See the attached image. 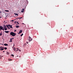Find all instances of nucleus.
<instances>
[{
	"instance_id": "a878e982",
	"label": "nucleus",
	"mask_w": 73,
	"mask_h": 73,
	"mask_svg": "<svg viewBox=\"0 0 73 73\" xmlns=\"http://www.w3.org/2000/svg\"><path fill=\"white\" fill-rule=\"evenodd\" d=\"M26 43H27V44H28V42H26Z\"/></svg>"
},
{
	"instance_id": "393cba45",
	"label": "nucleus",
	"mask_w": 73,
	"mask_h": 73,
	"mask_svg": "<svg viewBox=\"0 0 73 73\" xmlns=\"http://www.w3.org/2000/svg\"><path fill=\"white\" fill-rule=\"evenodd\" d=\"M2 35V34H1V33L0 34V36H1Z\"/></svg>"
},
{
	"instance_id": "ea45409f",
	"label": "nucleus",
	"mask_w": 73,
	"mask_h": 73,
	"mask_svg": "<svg viewBox=\"0 0 73 73\" xmlns=\"http://www.w3.org/2000/svg\"><path fill=\"white\" fill-rule=\"evenodd\" d=\"M8 28H10V27H9L8 26Z\"/></svg>"
},
{
	"instance_id": "2f4dec72",
	"label": "nucleus",
	"mask_w": 73,
	"mask_h": 73,
	"mask_svg": "<svg viewBox=\"0 0 73 73\" xmlns=\"http://www.w3.org/2000/svg\"><path fill=\"white\" fill-rule=\"evenodd\" d=\"M17 23H19V22H17Z\"/></svg>"
},
{
	"instance_id": "c9c22d12",
	"label": "nucleus",
	"mask_w": 73,
	"mask_h": 73,
	"mask_svg": "<svg viewBox=\"0 0 73 73\" xmlns=\"http://www.w3.org/2000/svg\"><path fill=\"white\" fill-rule=\"evenodd\" d=\"M18 19H20V18L19 17V18H18Z\"/></svg>"
},
{
	"instance_id": "2eb2a0df",
	"label": "nucleus",
	"mask_w": 73,
	"mask_h": 73,
	"mask_svg": "<svg viewBox=\"0 0 73 73\" xmlns=\"http://www.w3.org/2000/svg\"><path fill=\"white\" fill-rule=\"evenodd\" d=\"M2 30H3V31H4V28H3V27H2Z\"/></svg>"
},
{
	"instance_id": "1a4fd4ad",
	"label": "nucleus",
	"mask_w": 73,
	"mask_h": 73,
	"mask_svg": "<svg viewBox=\"0 0 73 73\" xmlns=\"http://www.w3.org/2000/svg\"><path fill=\"white\" fill-rule=\"evenodd\" d=\"M5 46H8V44H7L5 43L4 44Z\"/></svg>"
},
{
	"instance_id": "f257e3e1",
	"label": "nucleus",
	"mask_w": 73,
	"mask_h": 73,
	"mask_svg": "<svg viewBox=\"0 0 73 73\" xmlns=\"http://www.w3.org/2000/svg\"><path fill=\"white\" fill-rule=\"evenodd\" d=\"M10 35L11 36H15L16 35V34L13 32H11L10 33Z\"/></svg>"
},
{
	"instance_id": "e433bc0d",
	"label": "nucleus",
	"mask_w": 73,
	"mask_h": 73,
	"mask_svg": "<svg viewBox=\"0 0 73 73\" xmlns=\"http://www.w3.org/2000/svg\"><path fill=\"white\" fill-rule=\"evenodd\" d=\"M7 53H8V52H7Z\"/></svg>"
},
{
	"instance_id": "4468645a",
	"label": "nucleus",
	"mask_w": 73,
	"mask_h": 73,
	"mask_svg": "<svg viewBox=\"0 0 73 73\" xmlns=\"http://www.w3.org/2000/svg\"><path fill=\"white\" fill-rule=\"evenodd\" d=\"M6 27H7L8 28V29H10V28H8V26L7 25H6Z\"/></svg>"
},
{
	"instance_id": "5701e85b",
	"label": "nucleus",
	"mask_w": 73,
	"mask_h": 73,
	"mask_svg": "<svg viewBox=\"0 0 73 73\" xmlns=\"http://www.w3.org/2000/svg\"><path fill=\"white\" fill-rule=\"evenodd\" d=\"M9 61H12V59H9Z\"/></svg>"
},
{
	"instance_id": "4c0bfd02",
	"label": "nucleus",
	"mask_w": 73,
	"mask_h": 73,
	"mask_svg": "<svg viewBox=\"0 0 73 73\" xmlns=\"http://www.w3.org/2000/svg\"><path fill=\"white\" fill-rule=\"evenodd\" d=\"M5 22V21H4V23Z\"/></svg>"
},
{
	"instance_id": "473e14b6",
	"label": "nucleus",
	"mask_w": 73,
	"mask_h": 73,
	"mask_svg": "<svg viewBox=\"0 0 73 73\" xmlns=\"http://www.w3.org/2000/svg\"><path fill=\"white\" fill-rule=\"evenodd\" d=\"M3 52H5V51H3Z\"/></svg>"
},
{
	"instance_id": "20e7f679",
	"label": "nucleus",
	"mask_w": 73,
	"mask_h": 73,
	"mask_svg": "<svg viewBox=\"0 0 73 73\" xmlns=\"http://www.w3.org/2000/svg\"><path fill=\"white\" fill-rule=\"evenodd\" d=\"M23 32V31L22 30H21L18 33V34H20V33H22Z\"/></svg>"
},
{
	"instance_id": "c85d7f7f",
	"label": "nucleus",
	"mask_w": 73,
	"mask_h": 73,
	"mask_svg": "<svg viewBox=\"0 0 73 73\" xmlns=\"http://www.w3.org/2000/svg\"><path fill=\"white\" fill-rule=\"evenodd\" d=\"M11 21H13V20H12Z\"/></svg>"
},
{
	"instance_id": "ddd939ff",
	"label": "nucleus",
	"mask_w": 73,
	"mask_h": 73,
	"mask_svg": "<svg viewBox=\"0 0 73 73\" xmlns=\"http://www.w3.org/2000/svg\"><path fill=\"white\" fill-rule=\"evenodd\" d=\"M16 27L17 28H19V26L17 25L16 26Z\"/></svg>"
},
{
	"instance_id": "b1692460",
	"label": "nucleus",
	"mask_w": 73,
	"mask_h": 73,
	"mask_svg": "<svg viewBox=\"0 0 73 73\" xmlns=\"http://www.w3.org/2000/svg\"><path fill=\"white\" fill-rule=\"evenodd\" d=\"M16 22H17V21H15L14 23L16 24Z\"/></svg>"
},
{
	"instance_id": "bb28decb",
	"label": "nucleus",
	"mask_w": 73,
	"mask_h": 73,
	"mask_svg": "<svg viewBox=\"0 0 73 73\" xmlns=\"http://www.w3.org/2000/svg\"><path fill=\"white\" fill-rule=\"evenodd\" d=\"M14 46H15V43H14V45H13V47Z\"/></svg>"
},
{
	"instance_id": "9d476101",
	"label": "nucleus",
	"mask_w": 73,
	"mask_h": 73,
	"mask_svg": "<svg viewBox=\"0 0 73 73\" xmlns=\"http://www.w3.org/2000/svg\"><path fill=\"white\" fill-rule=\"evenodd\" d=\"M24 9H23L21 11V12H22V13H23L24 12Z\"/></svg>"
},
{
	"instance_id": "6e6552de",
	"label": "nucleus",
	"mask_w": 73,
	"mask_h": 73,
	"mask_svg": "<svg viewBox=\"0 0 73 73\" xmlns=\"http://www.w3.org/2000/svg\"><path fill=\"white\" fill-rule=\"evenodd\" d=\"M5 32L6 33H8L9 32V31H5Z\"/></svg>"
},
{
	"instance_id": "9b49d317",
	"label": "nucleus",
	"mask_w": 73,
	"mask_h": 73,
	"mask_svg": "<svg viewBox=\"0 0 73 73\" xmlns=\"http://www.w3.org/2000/svg\"><path fill=\"white\" fill-rule=\"evenodd\" d=\"M13 38H11L10 39V42H12V40H13Z\"/></svg>"
},
{
	"instance_id": "6ab92c4d",
	"label": "nucleus",
	"mask_w": 73,
	"mask_h": 73,
	"mask_svg": "<svg viewBox=\"0 0 73 73\" xmlns=\"http://www.w3.org/2000/svg\"><path fill=\"white\" fill-rule=\"evenodd\" d=\"M14 50H15V47H14L13 48Z\"/></svg>"
},
{
	"instance_id": "72a5a7b5",
	"label": "nucleus",
	"mask_w": 73,
	"mask_h": 73,
	"mask_svg": "<svg viewBox=\"0 0 73 73\" xmlns=\"http://www.w3.org/2000/svg\"><path fill=\"white\" fill-rule=\"evenodd\" d=\"M0 12L1 13V12L0 11Z\"/></svg>"
},
{
	"instance_id": "0eeeda50",
	"label": "nucleus",
	"mask_w": 73,
	"mask_h": 73,
	"mask_svg": "<svg viewBox=\"0 0 73 73\" xmlns=\"http://www.w3.org/2000/svg\"><path fill=\"white\" fill-rule=\"evenodd\" d=\"M8 25L9 27H10L11 28H13V27H12V25Z\"/></svg>"
},
{
	"instance_id": "f8f14e48",
	"label": "nucleus",
	"mask_w": 73,
	"mask_h": 73,
	"mask_svg": "<svg viewBox=\"0 0 73 73\" xmlns=\"http://www.w3.org/2000/svg\"><path fill=\"white\" fill-rule=\"evenodd\" d=\"M14 14L15 15L17 16H19V14H18L14 13Z\"/></svg>"
},
{
	"instance_id": "dca6fc26",
	"label": "nucleus",
	"mask_w": 73,
	"mask_h": 73,
	"mask_svg": "<svg viewBox=\"0 0 73 73\" xmlns=\"http://www.w3.org/2000/svg\"><path fill=\"white\" fill-rule=\"evenodd\" d=\"M4 49H5V50H7V47H5Z\"/></svg>"
},
{
	"instance_id": "aec40b11",
	"label": "nucleus",
	"mask_w": 73,
	"mask_h": 73,
	"mask_svg": "<svg viewBox=\"0 0 73 73\" xmlns=\"http://www.w3.org/2000/svg\"><path fill=\"white\" fill-rule=\"evenodd\" d=\"M23 35V34H22L21 35V36H22Z\"/></svg>"
},
{
	"instance_id": "c756f323",
	"label": "nucleus",
	"mask_w": 73,
	"mask_h": 73,
	"mask_svg": "<svg viewBox=\"0 0 73 73\" xmlns=\"http://www.w3.org/2000/svg\"><path fill=\"white\" fill-rule=\"evenodd\" d=\"M16 30H15V32H16Z\"/></svg>"
},
{
	"instance_id": "58836bf2",
	"label": "nucleus",
	"mask_w": 73,
	"mask_h": 73,
	"mask_svg": "<svg viewBox=\"0 0 73 73\" xmlns=\"http://www.w3.org/2000/svg\"><path fill=\"white\" fill-rule=\"evenodd\" d=\"M0 18H1V17H0Z\"/></svg>"
},
{
	"instance_id": "7c9ffc66",
	"label": "nucleus",
	"mask_w": 73,
	"mask_h": 73,
	"mask_svg": "<svg viewBox=\"0 0 73 73\" xmlns=\"http://www.w3.org/2000/svg\"><path fill=\"white\" fill-rule=\"evenodd\" d=\"M20 19H22V17H20Z\"/></svg>"
},
{
	"instance_id": "cd10ccee",
	"label": "nucleus",
	"mask_w": 73,
	"mask_h": 73,
	"mask_svg": "<svg viewBox=\"0 0 73 73\" xmlns=\"http://www.w3.org/2000/svg\"><path fill=\"white\" fill-rule=\"evenodd\" d=\"M17 50H16V51H18V48H17Z\"/></svg>"
},
{
	"instance_id": "a19ab883",
	"label": "nucleus",
	"mask_w": 73,
	"mask_h": 73,
	"mask_svg": "<svg viewBox=\"0 0 73 73\" xmlns=\"http://www.w3.org/2000/svg\"><path fill=\"white\" fill-rule=\"evenodd\" d=\"M7 23V22H6L5 23Z\"/></svg>"
},
{
	"instance_id": "f704fd0d",
	"label": "nucleus",
	"mask_w": 73,
	"mask_h": 73,
	"mask_svg": "<svg viewBox=\"0 0 73 73\" xmlns=\"http://www.w3.org/2000/svg\"><path fill=\"white\" fill-rule=\"evenodd\" d=\"M18 24H19V23H18L17 25H18Z\"/></svg>"
},
{
	"instance_id": "7ed1b4c3",
	"label": "nucleus",
	"mask_w": 73,
	"mask_h": 73,
	"mask_svg": "<svg viewBox=\"0 0 73 73\" xmlns=\"http://www.w3.org/2000/svg\"><path fill=\"white\" fill-rule=\"evenodd\" d=\"M32 38H31V37L30 36H29V41H32Z\"/></svg>"
},
{
	"instance_id": "4be33fe9",
	"label": "nucleus",
	"mask_w": 73,
	"mask_h": 73,
	"mask_svg": "<svg viewBox=\"0 0 73 73\" xmlns=\"http://www.w3.org/2000/svg\"><path fill=\"white\" fill-rule=\"evenodd\" d=\"M19 52H21V50L20 49H19Z\"/></svg>"
},
{
	"instance_id": "a211bd4d",
	"label": "nucleus",
	"mask_w": 73,
	"mask_h": 73,
	"mask_svg": "<svg viewBox=\"0 0 73 73\" xmlns=\"http://www.w3.org/2000/svg\"><path fill=\"white\" fill-rule=\"evenodd\" d=\"M11 56H12V57H14V55H13V54H11Z\"/></svg>"
},
{
	"instance_id": "f3484780",
	"label": "nucleus",
	"mask_w": 73,
	"mask_h": 73,
	"mask_svg": "<svg viewBox=\"0 0 73 73\" xmlns=\"http://www.w3.org/2000/svg\"><path fill=\"white\" fill-rule=\"evenodd\" d=\"M5 12H9V10H5Z\"/></svg>"
},
{
	"instance_id": "423d86ee",
	"label": "nucleus",
	"mask_w": 73,
	"mask_h": 73,
	"mask_svg": "<svg viewBox=\"0 0 73 73\" xmlns=\"http://www.w3.org/2000/svg\"><path fill=\"white\" fill-rule=\"evenodd\" d=\"M2 28L3 27H2V26H0V31H1V30H2Z\"/></svg>"
},
{
	"instance_id": "f03ea898",
	"label": "nucleus",
	"mask_w": 73,
	"mask_h": 73,
	"mask_svg": "<svg viewBox=\"0 0 73 73\" xmlns=\"http://www.w3.org/2000/svg\"><path fill=\"white\" fill-rule=\"evenodd\" d=\"M4 48V47H0V50H3Z\"/></svg>"
},
{
	"instance_id": "39448f33",
	"label": "nucleus",
	"mask_w": 73,
	"mask_h": 73,
	"mask_svg": "<svg viewBox=\"0 0 73 73\" xmlns=\"http://www.w3.org/2000/svg\"><path fill=\"white\" fill-rule=\"evenodd\" d=\"M3 28H4L5 31H7V29H7V28L6 27H3Z\"/></svg>"
},
{
	"instance_id": "412c9836",
	"label": "nucleus",
	"mask_w": 73,
	"mask_h": 73,
	"mask_svg": "<svg viewBox=\"0 0 73 73\" xmlns=\"http://www.w3.org/2000/svg\"><path fill=\"white\" fill-rule=\"evenodd\" d=\"M3 26H4L3 27H6V26L5 25H3Z\"/></svg>"
}]
</instances>
